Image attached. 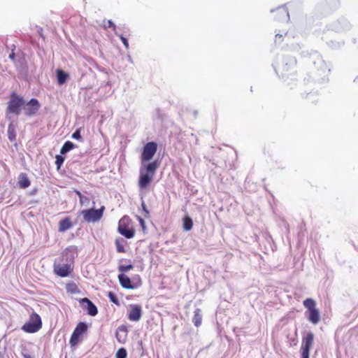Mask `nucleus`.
Segmentation results:
<instances>
[{
  "label": "nucleus",
  "instance_id": "10",
  "mask_svg": "<svg viewBox=\"0 0 358 358\" xmlns=\"http://www.w3.org/2000/svg\"><path fill=\"white\" fill-rule=\"evenodd\" d=\"M87 329L88 326L85 322H80L77 324L69 341L71 346H75L78 343L80 337L87 331Z\"/></svg>",
  "mask_w": 358,
  "mask_h": 358
},
{
  "label": "nucleus",
  "instance_id": "15",
  "mask_svg": "<svg viewBox=\"0 0 358 358\" xmlns=\"http://www.w3.org/2000/svg\"><path fill=\"white\" fill-rule=\"evenodd\" d=\"M56 77L58 85H62L67 82L69 75L62 69H58L56 70Z\"/></svg>",
  "mask_w": 358,
  "mask_h": 358
},
{
  "label": "nucleus",
  "instance_id": "19",
  "mask_svg": "<svg viewBox=\"0 0 358 358\" xmlns=\"http://www.w3.org/2000/svg\"><path fill=\"white\" fill-rule=\"evenodd\" d=\"M127 327L125 326L122 325V326L119 327L117 329V331L115 333V336H116L117 340L120 343L123 342L127 336Z\"/></svg>",
  "mask_w": 358,
  "mask_h": 358
},
{
  "label": "nucleus",
  "instance_id": "4",
  "mask_svg": "<svg viewBox=\"0 0 358 358\" xmlns=\"http://www.w3.org/2000/svg\"><path fill=\"white\" fill-rule=\"evenodd\" d=\"M303 306L307 309L308 320L314 324H317L320 320V315L318 309L316 308L315 301L311 298H308L304 300Z\"/></svg>",
  "mask_w": 358,
  "mask_h": 358
},
{
  "label": "nucleus",
  "instance_id": "28",
  "mask_svg": "<svg viewBox=\"0 0 358 358\" xmlns=\"http://www.w3.org/2000/svg\"><path fill=\"white\" fill-rule=\"evenodd\" d=\"M64 155H57L55 157V164L57 166V169H59L61 166L63 164L65 157L63 156Z\"/></svg>",
  "mask_w": 358,
  "mask_h": 358
},
{
  "label": "nucleus",
  "instance_id": "18",
  "mask_svg": "<svg viewBox=\"0 0 358 358\" xmlns=\"http://www.w3.org/2000/svg\"><path fill=\"white\" fill-rule=\"evenodd\" d=\"M10 122L8 126V138L10 141L13 142L16 140V127L13 124V120H9Z\"/></svg>",
  "mask_w": 358,
  "mask_h": 358
},
{
  "label": "nucleus",
  "instance_id": "5",
  "mask_svg": "<svg viewBox=\"0 0 358 358\" xmlns=\"http://www.w3.org/2000/svg\"><path fill=\"white\" fill-rule=\"evenodd\" d=\"M118 280L120 285L127 289H134L141 285V280L139 275L134 277L131 280L124 273L118 275Z\"/></svg>",
  "mask_w": 358,
  "mask_h": 358
},
{
  "label": "nucleus",
  "instance_id": "20",
  "mask_svg": "<svg viewBox=\"0 0 358 358\" xmlns=\"http://www.w3.org/2000/svg\"><path fill=\"white\" fill-rule=\"evenodd\" d=\"M192 322L195 327H199L202 322V314L200 308H196L194 312Z\"/></svg>",
  "mask_w": 358,
  "mask_h": 358
},
{
  "label": "nucleus",
  "instance_id": "32",
  "mask_svg": "<svg viewBox=\"0 0 358 358\" xmlns=\"http://www.w3.org/2000/svg\"><path fill=\"white\" fill-rule=\"evenodd\" d=\"M107 27L109 28H112L115 32L116 31V25L114 24V22L112 20H108Z\"/></svg>",
  "mask_w": 358,
  "mask_h": 358
},
{
  "label": "nucleus",
  "instance_id": "6",
  "mask_svg": "<svg viewBox=\"0 0 358 358\" xmlns=\"http://www.w3.org/2000/svg\"><path fill=\"white\" fill-rule=\"evenodd\" d=\"M130 219L128 216H123L118 222L117 231L126 238H131L134 236L135 230L129 227Z\"/></svg>",
  "mask_w": 358,
  "mask_h": 358
},
{
  "label": "nucleus",
  "instance_id": "23",
  "mask_svg": "<svg viewBox=\"0 0 358 358\" xmlns=\"http://www.w3.org/2000/svg\"><path fill=\"white\" fill-rule=\"evenodd\" d=\"M273 12L275 13L276 15H284L285 19H289V12L287 10V8L285 6L278 7Z\"/></svg>",
  "mask_w": 358,
  "mask_h": 358
},
{
  "label": "nucleus",
  "instance_id": "22",
  "mask_svg": "<svg viewBox=\"0 0 358 358\" xmlns=\"http://www.w3.org/2000/svg\"><path fill=\"white\" fill-rule=\"evenodd\" d=\"M75 148V144L69 141H66L60 150L61 155H65Z\"/></svg>",
  "mask_w": 358,
  "mask_h": 358
},
{
  "label": "nucleus",
  "instance_id": "11",
  "mask_svg": "<svg viewBox=\"0 0 358 358\" xmlns=\"http://www.w3.org/2000/svg\"><path fill=\"white\" fill-rule=\"evenodd\" d=\"M71 263L67 262L66 264H61L57 263L56 260L54 263V272L56 275L61 278L69 276L73 270Z\"/></svg>",
  "mask_w": 358,
  "mask_h": 358
},
{
  "label": "nucleus",
  "instance_id": "17",
  "mask_svg": "<svg viewBox=\"0 0 358 358\" xmlns=\"http://www.w3.org/2000/svg\"><path fill=\"white\" fill-rule=\"evenodd\" d=\"M72 227L73 224L71 221L70 217H66L64 219L59 221L58 231L59 232H64L68 229H71Z\"/></svg>",
  "mask_w": 358,
  "mask_h": 358
},
{
  "label": "nucleus",
  "instance_id": "38",
  "mask_svg": "<svg viewBox=\"0 0 358 358\" xmlns=\"http://www.w3.org/2000/svg\"><path fill=\"white\" fill-rule=\"evenodd\" d=\"M76 194L78 196L80 200L84 199V195L79 191H76Z\"/></svg>",
  "mask_w": 358,
  "mask_h": 358
},
{
  "label": "nucleus",
  "instance_id": "40",
  "mask_svg": "<svg viewBox=\"0 0 358 358\" xmlns=\"http://www.w3.org/2000/svg\"><path fill=\"white\" fill-rule=\"evenodd\" d=\"M38 189L36 188L33 189L30 192V195H35L37 192Z\"/></svg>",
  "mask_w": 358,
  "mask_h": 358
},
{
  "label": "nucleus",
  "instance_id": "41",
  "mask_svg": "<svg viewBox=\"0 0 358 358\" xmlns=\"http://www.w3.org/2000/svg\"><path fill=\"white\" fill-rule=\"evenodd\" d=\"M194 116L196 117V115H197V112H196V111H194Z\"/></svg>",
  "mask_w": 358,
  "mask_h": 358
},
{
  "label": "nucleus",
  "instance_id": "21",
  "mask_svg": "<svg viewBox=\"0 0 358 358\" xmlns=\"http://www.w3.org/2000/svg\"><path fill=\"white\" fill-rule=\"evenodd\" d=\"M193 227V221L192 219L188 216L185 215L182 219V227L185 231H190Z\"/></svg>",
  "mask_w": 358,
  "mask_h": 358
},
{
  "label": "nucleus",
  "instance_id": "25",
  "mask_svg": "<svg viewBox=\"0 0 358 358\" xmlns=\"http://www.w3.org/2000/svg\"><path fill=\"white\" fill-rule=\"evenodd\" d=\"M123 242H124L123 238H116L115 239V243L116 245L117 252L122 253V252H125L124 245L122 244Z\"/></svg>",
  "mask_w": 358,
  "mask_h": 358
},
{
  "label": "nucleus",
  "instance_id": "36",
  "mask_svg": "<svg viewBox=\"0 0 358 358\" xmlns=\"http://www.w3.org/2000/svg\"><path fill=\"white\" fill-rule=\"evenodd\" d=\"M13 48L12 49L11 53L8 56L9 59H10L11 60H14L15 57V54L14 52V49L15 48V45H13Z\"/></svg>",
  "mask_w": 358,
  "mask_h": 358
},
{
  "label": "nucleus",
  "instance_id": "34",
  "mask_svg": "<svg viewBox=\"0 0 358 358\" xmlns=\"http://www.w3.org/2000/svg\"><path fill=\"white\" fill-rule=\"evenodd\" d=\"M137 219H138L142 229L144 230L145 229V223L144 220L140 216H138Z\"/></svg>",
  "mask_w": 358,
  "mask_h": 358
},
{
  "label": "nucleus",
  "instance_id": "31",
  "mask_svg": "<svg viewBox=\"0 0 358 358\" xmlns=\"http://www.w3.org/2000/svg\"><path fill=\"white\" fill-rule=\"evenodd\" d=\"M71 138L76 140L80 141L82 140V136L80 134V129H77L72 134Z\"/></svg>",
  "mask_w": 358,
  "mask_h": 358
},
{
  "label": "nucleus",
  "instance_id": "9",
  "mask_svg": "<svg viewBox=\"0 0 358 358\" xmlns=\"http://www.w3.org/2000/svg\"><path fill=\"white\" fill-rule=\"evenodd\" d=\"M41 108V103L36 98H31L29 101H24V113L27 117L35 116Z\"/></svg>",
  "mask_w": 358,
  "mask_h": 358
},
{
  "label": "nucleus",
  "instance_id": "12",
  "mask_svg": "<svg viewBox=\"0 0 358 358\" xmlns=\"http://www.w3.org/2000/svg\"><path fill=\"white\" fill-rule=\"evenodd\" d=\"M78 249L76 245L67 247L62 253L63 257L66 258L67 262L73 263L75 258L78 256Z\"/></svg>",
  "mask_w": 358,
  "mask_h": 358
},
{
  "label": "nucleus",
  "instance_id": "13",
  "mask_svg": "<svg viewBox=\"0 0 358 358\" xmlns=\"http://www.w3.org/2000/svg\"><path fill=\"white\" fill-rule=\"evenodd\" d=\"M142 316V308L140 305L134 304L131 305V310L128 313V318L133 322H138L141 320Z\"/></svg>",
  "mask_w": 358,
  "mask_h": 358
},
{
  "label": "nucleus",
  "instance_id": "35",
  "mask_svg": "<svg viewBox=\"0 0 358 358\" xmlns=\"http://www.w3.org/2000/svg\"><path fill=\"white\" fill-rule=\"evenodd\" d=\"M283 35L277 34L275 38V43H280L282 41Z\"/></svg>",
  "mask_w": 358,
  "mask_h": 358
},
{
  "label": "nucleus",
  "instance_id": "7",
  "mask_svg": "<svg viewBox=\"0 0 358 358\" xmlns=\"http://www.w3.org/2000/svg\"><path fill=\"white\" fill-rule=\"evenodd\" d=\"M104 209L105 207L101 206L99 209L92 208L90 209L83 210L81 211V215L87 222H96L102 217Z\"/></svg>",
  "mask_w": 358,
  "mask_h": 358
},
{
  "label": "nucleus",
  "instance_id": "24",
  "mask_svg": "<svg viewBox=\"0 0 358 358\" xmlns=\"http://www.w3.org/2000/svg\"><path fill=\"white\" fill-rule=\"evenodd\" d=\"M66 289L67 292H70L71 294H77L80 292L78 286L74 282L68 283Z\"/></svg>",
  "mask_w": 358,
  "mask_h": 358
},
{
  "label": "nucleus",
  "instance_id": "37",
  "mask_svg": "<svg viewBox=\"0 0 358 358\" xmlns=\"http://www.w3.org/2000/svg\"><path fill=\"white\" fill-rule=\"evenodd\" d=\"M90 201V199L89 198H87V196H84V199H82V200H80V202L82 205H84L85 203H88Z\"/></svg>",
  "mask_w": 358,
  "mask_h": 358
},
{
  "label": "nucleus",
  "instance_id": "27",
  "mask_svg": "<svg viewBox=\"0 0 358 358\" xmlns=\"http://www.w3.org/2000/svg\"><path fill=\"white\" fill-rule=\"evenodd\" d=\"M116 358H127V351L124 348H120L117 350L115 354Z\"/></svg>",
  "mask_w": 358,
  "mask_h": 358
},
{
  "label": "nucleus",
  "instance_id": "3",
  "mask_svg": "<svg viewBox=\"0 0 358 358\" xmlns=\"http://www.w3.org/2000/svg\"><path fill=\"white\" fill-rule=\"evenodd\" d=\"M42 327V320L40 315L32 312L28 321L22 327V330L26 333L33 334L39 331Z\"/></svg>",
  "mask_w": 358,
  "mask_h": 358
},
{
  "label": "nucleus",
  "instance_id": "29",
  "mask_svg": "<svg viewBox=\"0 0 358 358\" xmlns=\"http://www.w3.org/2000/svg\"><path fill=\"white\" fill-rule=\"evenodd\" d=\"M134 266L131 264H129L128 265H119L118 266V271L121 272L122 273H124L125 272H128L129 271L133 269Z\"/></svg>",
  "mask_w": 358,
  "mask_h": 358
},
{
  "label": "nucleus",
  "instance_id": "14",
  "mask_svg": "<svg viewBox=\"0 0 358 358\" xmlns=\"http://www.w3.org/2000/svg\"><path fill=\"white\" fill-rule=\"evenodd\" d=\"M80 303L81 304H86L85 306V310L87 312V314L90 316H95L98 314V308L94 305V303L90 301L88 298H83L80 300Z\"/></svg>",
  "mask_w": 358,
  "mask_h": 358
},
{
  "label": "nucleus",
  "instance_id": "39",
  "mask_svg": "<svg viewBox=\"0 0 358 358\" xmlns=\"http://www.w3.org/2000/svg\"><path fill=\"white\" fill-rule=\"evenodd\" d=\"M22 356L24 358H34V357H33L29 354H25V353H22Z\"/></svg>",
  "mask_w": 358,
  "mask_h": 358
},
{
  "label": "nucleus",
  "instance_id": "8",
  "mask_svg": "<svg viewBox=\"0 0 358 358\" xmlns=\"http://www.w3.org/2000/svg\"><path fill=\"white\" fill-rule=\"evenodd\" d=\"M313 341L314 334L310 331L303 336L300 348L301 358H309V352L313 344Z\"/></svg>",
  "mask_w": 358,
  "mask_h": 358
},
{
  "label": "nucleus",
  "instance_id": "2",
  "mask_svg": "<svg viewBox=\"0 0 358 358\" xmlns=\"http://www.w3.org/2000/svg\"><path fill=\"white\" fill-rule=\"evenodd\" d=\"M24 99L23 96L17 94L16 92H12L10 99L7 102L6 109V117L8 120H11L10 115L13 114L18 116L21 114L22 110L24 106Z\"/></svg>",
  "mask_w": 358,
  "mask_h": 358
},
{
  "label": "nucleus",
  "instance_id": "30",
  "mask_svg": "<svg viewBox=\"0 0 358 358\" xmlns=\"http://www.w3.org/2000/svg\"><path fill=\"white\" fill-rule=\"evenodd\" d=\"M115 34L120 38L121 41L124 44L126 49H128L129 48V43H128L127 38H125L124 36H123L122 34H120L117 31H115Z\"/></svg>",
  "mask_w": 358,
  "mask_h": 358
},
{
  "label": "nucleus",
  "instance_id": "33",
  "mask_svg": "<svg viewBox=\"0 0 358 358\" xmlns=\"http://www.w3.org/2000/svg\"><path fill=\"white\" fill-rule=\"evenodd\" d=\"M141 207H142L143 210L145 213V215L148 216L149 215V210H148L147 206L143 201H142V202H141Z\"/></svg>",
  "mask_w": 358,
  "mask_h": 358
},
{
  "label": "nucleus",
  "instance_id": "26",
  "mask_svg": "<svg viewBox=\"0 0 358 358\" xmlns=\"http://www.w3.org/2000/svg\"><path fill=\"white\" fill-rule=\"evenodd\" d=\"M107 296L112 303H115V305H117L118 306L120 305L119 299H118L117 295L114 292H110V291L108 292Z\"/></svg>",
  "mask_w": 358,
  "mask_h": 358
},
{
  "label": "nucleus",
  "instance_id": "1",
  "mask_svg": "<svg viewBox=\"0 0 358 358\" xmlns=\"http://www.w3.org/2000/svg\"><path fill=\"white\" fill-rule=\"evenodd\" d=\"M157 150V144L154 141L147 143L143 148L141 156L142 164L140 167L138 179V187L141 189H145L150 184L159 166L157 160L144 164L153 158Z\"/></svg>",
  "mask_w": 358,
  "mask_h": 358
},
{
  "label": "nucleus",
  "instance_id": "16",
  "mask_svg": "<svg viewBox=\"0 0 358 358\" xmlns=\"http://www.w3.org/2000/svg\"><path fill=\"white\" fill-rule=\"evenodd\" d=\"M18 185L21 189H26L29 187L31 182L25 173H20L18 176Z\"/></svg>",
  "mask_w": 358,
  "mask_h": 358
}]
</instances>
